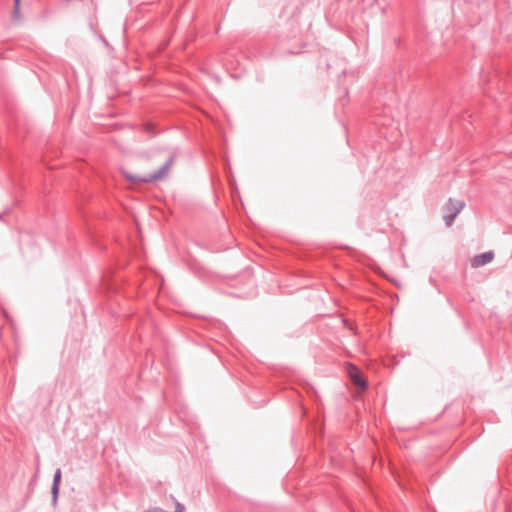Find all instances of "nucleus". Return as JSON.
Returning <instances> with one entry per match:
<instances>
[{
	"mask_svg": "<svg viewBox=\"0 0 512 512\" xmlns=\"http://www.w3.org/2000/svg\"><path fill=\"white\" fill-rule=\"evenodd\" d=\"M9 211H10V210H9V209H7L6 211H4V213H0V220H2V219H3V215H4V214H8V213H9Z\"/></svg>",
	"mask_w": 512,
	"mask_h": 512,
	"instance_id": "obj_10",
	"label": "nucleus"
},
{
	"mask_svg": "<svg viewBox=\"0 0 512 512\" xmlns=\"http://www.w3.org/2000/svg\"><path fill=\"white\" fill-rule=\"evenodd\" d=\"M494 259V252L487 251L478 255H475L471 260V266L473 268L482 267L488 263H490Z\"/></svg>",
	"mask_w": 512,
	"mask_h": 512,
	"instance_id": "obj_3",
	"label": "nucleus"
},
{
	"mask_svg": "<svg viewBox=\"0 0 512 512\" xmlns=\"http://www.w3.org/2000/svg\"><path fill=\"white\" fill-rule=\"evenodd\" d=\"M12 19L14 21H18V20L21 19L20 2H14V8H13V12H12Z\"/></svg>",
	"mask_w": 512,
	"mask_h": 512,
	"instance_id": "obj_6",
	"label": "nucleus"
},
{
	"mask_svg": "<svg viewBox=\"0 0 512 512\" xmlns=\"http://www.w3.org/2000/svg\"><path fill=\"white\" fill-rule=\"evenodd\" d=\"M176 159V154H171L165 163L153 173L144 176L127 174L126 178L133 183H151L163 179L173 166Z\"/></svg>",
	"mask_w": 512,
	"mask_h": 512,
	"instance_id": "obj_1",
	"label": "nucleus"
},
{
	"mask_svg": "<svg viewBox=\"0 0 512 512\" xmlns=\"http://www.w3.org/2000/svg\"><path fill=\"white\" fill-rule=\"evenodd\" d=\"M464 207L465 203L461 200H455L450 198L447 203V210L450 213H455L456 216L462 211Z\"/></svg>",
	"mask_w": 512,
	"mask_h": 512,
	"instance_id": "obj_5",
	"label": "nucleus"
},
{
	"mask_svg": "<svg viewBox=\"0 0 512 512\" xmlns=\"http://www.w3.org/2000/svg\"><path fill=\"white\" fill-rule=\"evenodd\" d=\"M61 477H62V472H61V469L58 468V469H56V471L54 473L52 487H51V494H52L51 504L53 507H56L57 503H58Z\"/></svg>",
	"mask_w": 512,
	"mask_h": 512,
	"instance_id": "obj_2",
	"label": "nucleus"
},
{
	"mask_svg": "<svg viewBox=\"0 0 512 512\" xmlns=\"http://www.w3.org/2000/svg\"><path fill=\"white\" fill-rule=\"evenodd\" d=\"M14 2H20V0H14Z\"/></svg>",
	"mask_w": 512,
	"mask_h": 512,
	"instance_id": "obj_11",
	"label": "nucleus"
},
{
	"mask_svg": "<svg viewBox=\"0 0 512 512\" xmlns=\"http://www.w3.org/2000/svg\"><path fill=\"white\" fill-rule=\"evenodd\" d=\"M144 130L150 134V135H155L156 134V131H155V127L152 123H146L144 125Z\"/></svg>",
	"mask_w": 512,
	"mask_h": 512,
	"instance_id": "obj_9",
	"label": "nucleus"
},
{
	"mask_svg": "<svg viewBox=\"0 0 512 512\" xmlns=\"http://www.w3.org/2000/svg\"><path fill=\"white\" fill-rule=\"evenodd\" d=\"M349 374H350L351 380L353 381L354 384H356L357 386L361 387L362 389H366L367 388L366 381L359 374V372H358V370H357V368L355 366H352L351 370L349 371Z\"/></svg>",
	"mask_w": 512,
	"mask_h": 512,
	"instance_id": "obj_4",
	"label": "nucleus"
},
{
	"mask_svg": "<svg viewBox=\"0 0 512 512\" xmlns=\"http://www.w3.org/2000/svg\"><path fill=\"white\" fill-rule=\"evenodd\" d=\"M170 498L174 501L175 503V511L174 512H185V507L183 504H181L180 502H178L173 495H170Z\"/></svg>",
	"mask_w": 512,
	"mask_h": 512,
	"instance_id": "obj_8",
	"label": "nucleus"
},
{
	"mask_svg": "<svg viewBox=\"0 0 512 512\" xmlns=\"http://www.w3.org/2000/svg\"><path fill=\"white\" fill-rule=\"evenodd\" d=\"M457 216L455 215V213H447L445 216H444V221H445V224L447 226H451L455 220Z\"/></svg>",
	"mask_w": 512,
	"mask_h": 512,
	"instance_id": "obj_7",
	"label": "nucleus"
}]
</instances>
